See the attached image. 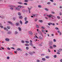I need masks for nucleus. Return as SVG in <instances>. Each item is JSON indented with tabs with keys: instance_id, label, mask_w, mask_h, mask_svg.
I'll list each match as a JSON object with an SVG mask.
<instances>
[{
	"instance_id": "f257e3e1",
	"label": "nucleus",
	"mask_w": 62,
	"mask_h": 62,
	"mask_svg": "<svg viewBox=\"0 0 62 62\" xmlns=\"http://www.w3.org/2000/svg\"><path fill=\"white\" fill-rule=\"evenodd\" d=\"M47 16L48 17H49V18H51H51H52L53 19H54V18H53V16H52V15H47Z\"/></svg>"
},
{
	"instance_id": "f03ea898",
	"label": "nucleus",
	"mask_w": 62,
	"mask_h": 62,
	"mask_svg": "<svg viewBox=\"0 0 62 62\" xmlns=\"http://www.w3.org/2000/svg\"><path fill=\"white\" fill-rule=\"evenodd\" d=\"M8 23H10V24H11V25H14L13 23H12V22H11L8 21Z\"/></svg>"
},
{
	"instance_id": "7ed1b4c3",
	"label": "nucleus",
	"mask_w": 62,
	"mask_h": 62,
	"mask_svg": "<svg viewBox=\"0 0 62 62\" xmlns=\"http://www.w3.org/2000/svg\"><path fill=\"white\" fill-rule=\"evenodd\" d=\"M49 45H53V42L52 41H49Z\"/></svg>"
},
{
	"instance_id": "20e7f679",
	"label": "nucleus",
	"mask_w": 62,
	"mask_h": 62,
	"mask_svg": "<svg viewBox=\"0 0 62 62\" xmlns=\"http://www.w3.org/2000/svg\"><path fill=\"white\" fill-rule=\"evenodd\" d=\"M12 33V32L11 31H9L8 32L7 34H11Z\"/></svg>"
},
{
	"instance_id": "39448f33",
	"label": "nucleus",
	"mask_w": 62,
	"mask_h": 62,
	"mask_svg": "<svg viewBox=\"0 0 62 62\" xmlns=\"http://www.w3.org/2000/svg\"><path fill=\"white\" fill-rule=\"evenodd\" d=\"M16 10H18V11L20 10V9L19 8L16 7Z\"/></svg>"
},
{
	"instance_id": "423d86ee",
	"label": "nucleus",
	"mask_w": 62,
	"mask_h": 62,
	"mask_svg": "<svg viewBox=\"0 0 62 62\" xmlns=\"http://www.w3.org/2000/svg\"><path fill=\"white\" fill-rule=\"evenodd\" d=\"M5 40L7 41H9L10 40V39L8 38H6L5 39Z\"/></svg>"
},
{
	"instance_id": "0eeeda50",
	"label": "nucleus",
	"mask_w": 62,
	"mask_h": 62,
	"mask_svg": "<svg viewBox=\"0 0 62 62\" xmlns=\"http://www.w3.org/2000/svg\"><path fill=\"white\" fill-rule=\"evenodd\" d=\"M29 33L31 35H33V33H32V32L31 31H29Z\"/></svg>"
},
{
	"instance_id": "6e6552de",
	"label": "nucleus",
	"mask_w": 62,
	"mask_h": 62,
	"mask_svg": "<svg viewBox=\"0 0 62 62\" xmlns=\"http://www.w3.org/2000/svg\"><path fill=\"white\" fill-rule=\"evenodd\" d=\"M18 7H20V8H23V7L21 6H18Z\"/></svg>"
},
{
	"instance_id": "1a4fd4ad",
	"label": "nucleus",
	"mask_w": 62,
	"mask_h": 62,
	"mask_svg": "<svg viewBox=\"0 0 62 62\" xmlns=\"http://www.w3.org/2000/svg\"><path fill=\"white\" fill-rule=\"evenodd\" d=\"M62 51V49H58V52H60Z\"/></svg>"
},
{
	"instance_id": "9d476101",
	"label": "nucleus",
	"mask_w": 62,
	"mask_h": 62,
	"mask_svg": "<svg viewBox=\"0 0 62 62\" xmlns=\"http://www.w3.org/2000/svg\"><path fill=\"white\" fill-rule=\"evenodd\" d=\"M16 26H19V25H20V23H16Z\"/></svg>"
},
{
	"instance_id": "9b49d317",
	"label": "nucleus",
	"mask_w": 62,
	"mask_h": 62,
	"mask_svg": "<svg viewBox=\"0 0 62 62\" xmlns=\"http://www.w3.org/2000/svg\"><path fill=\"white\" fill-rule=\"evenodd\" d=\"M18 29L19 31H22V29H21V28H20V27H18Z\"/></svg>"
},
{
	"instance_id": "f8f14e48",
	"label": "nucleus",
	"mask_w": 62,
	"mask_h": 62,
	"mask_svg": "<svg viewBox=\"0 0 62 62\" xmlns=\"http://www.w3.org/2000/svg\"><path fill=\"white\" fill-rule=\"evenodd\" d=\"M29 54H30V55H32V54H33V53L31 52H29Z\"/></svg>"
},
{
	"instance_id": "ddd939ff",
	"label": "nucleus",
	"mask_w": 62,
	"mask_h": 62,
	"mask_svg": "<svg viewBox=\"0 0 62 62\" xmlns=\"http://www.w3.org/2000/svg\"><path fill=\"white\" fill-rule=\"evenodd\" d=\"M38 33L39 34H40V35H42V33L41 31H38Z\"/></svg>"
},
{
	"instance_id": "4468645a",
	"label": "nucleus",
	"mask_w": 62,
	"mask_h": 62,
	"mask_svg": "<svg viewBox=\"0 0 62 62\" xmlns=\"http://www.w3.org/2000/svg\"><path fill=\"white\" fill-rule=\"evenodd\" d=\"M28 8L29 10H30L31 9V8H32V7L31 6L30 7V8L28 7Z\"/></svg>"
},
{
	"instance_id": "2eb2a0df",
	"label": "nucleus",
	"mask_w": 62,
	"mask_h": 62,
	"mask_svg": "<svg viewBox=\"0 0 62 62\" xmlns=\"http://www.w3.org/2000/svg\"><path fill=\"white\" fill-rule=\"evenodd\" d=\"M29 45L31 46H33V44H32V43H30L29 44Z\"/></svg>"
},
{
	"instance_id": "dca6fc26",
	"label": "nucleus",
	"mask_w": 62,
	"mask_h": 62,
	"mask_svg": "<svg viewBox=\"0 0 62 62\" xmlns=\"http://www.w3.org/2000/svg\"><path fill=\"white\" fill-rule=\"evenodd\" d=\"M28 23V21H26L25 22L24 24H27Z\"/></svg>"
},
{
	"instance_id": "f3484780",
	"label": "nucleus",
	"mask_w": 62,
	"mask_h": 62,
	"mask_svg": "<svg viewBox=\"0 0 62 62\" xmlns=\"http://www.w3.org/2000/svg\"><path fill=\"white\" fill-rule=\"evenodd\" d=\"M50 24H51V25H55V24H54V23H50Z\"/></svg>"
},
{
	"instance_id": "a211bd4d",
	"label": "nucleus",
	"mask_w": 62,
	"mask_h": 62,
	"mask_svg": "<svg viewBox=\"0 0 62 62\" xmlns=\"http://www.w3.org/2000/svg\"><path fill=\"white\" fill-rule=\"evenodd\" d=\"M21 50V49L20 48H18L17 49V51H20V50Z\"/></svg>"
},
{
	"instance_id": "6ab92c4d",
	"label": "nucleus",
	"mask_w": 62,
	"mask_h": 62,
	"mask_svg": "<svg viewBox=\"0 0 62 62\" xmlns=\"http://www.w3.org/2000/svg\"><path fill=\"white\" fill-rule=\"evenodd\" d=\"M4 29L6 30V31H8V29L6 28H4Z\"/></svg>"
},
{
	"instance_id": "aec40b11",
	"label": "nucleus",
	"mask_w": 62,
	"mask_h": 62,
	"mask_svg": "<svg viewBox=\"0 0 62 62\" xmlns=\"http://www.w3.org/2000/svg\"><path fill=\"white\" fill-rule=\"evenodd\" d=\"M19 19H23V17L22 16H19Z\"/></svg>"
},
{
	"instance_id": "412c9836",
	"label": "nucleus",
	"mask_w": 62,
	"mask_h": 62,
	"mask_svg": "<svg viewBox=\"0 0 62 62\" xmlns=\"http://www.w3.org/2000/svg\"><path fill=\"white\" fill-rule=\"evenodd\" d=\"M42 60L43 61H45L46 59H45V58H43L42 59Z\"/></svg>"
},
{
	"instance_id": "4be33fe9",
	"label": "nucleus",
	"mask_w": 62,
	"mask_h": 62,
	"mask_svg": "<svg viewBox=\"0 0 62 62\" xmlns=\"http://www.w3.org/2000/svg\"><path fill=\"white\" fill-rule=\"evenodd\" d=\"M21 42L22 43H25V42H24V40H22Z\"/></svg>"
},
{
	"instance_id": "5701e85b",
	"label": "nucleus",
	"mask_w": 62,
	"mask_h": 62,
	"mask_svg": "<svg viewBox=\"0 0 62 62\" xmlns=\"http://www.w3.org/2000/svg\"><path fill=\"white\" fill-rule=\"evenodd\" d=\"M25 42H26V43H28L29 42V41H26V40L25 41Z\"/></svg>"
},
{
	"instance_id": "b1692460",
	"label": "nucleus",
	"mask_w": 62,
	"mask_h": 62,
	"mask_svg": "<svg viewBox=\"0 0 62 62\" xmlns=\"http://www.w3.org/2000/svg\"><path fill=\"white\" fill-rule=\"evenodd\" d=\"M18 15H19V16H21V13H20V12L18 13Z\"/></svg>"
},
{
	"instance_id": "393cba45",
	"label": "nucleus",
	"mask_w": 62,
	"mask_h": 62,
	"mask_svg": "<svg viewBox=\"0 0 62 62\" xmlns=\"http://www.w3.org/2000/svg\"><path fill=\"white\" fill-rule=\"evenodd\" d=\"M25 45L26 46H28L29 45L28 44H25Z\"/></svg>"
},
{
	"instance_id": "a878e982",
	"label": "nucleus",
	"mask_w": 62,
	"mask_h": 62,
	"mask_svg": "<svg viewBox=\"0 0 62 62\" xmlns=\"http://www.w3.org/2000/svg\"><path fill=\"white\" fill-rule=\"evenodd\" d=\"M22 11L23 13H24V12H25V10L24 9H22Z\"/></svg>"
},
{
	"instance_id": "bb28decb",
	"label": "nucleus",
	"mask_w": 62,
	"mask_h": 62,
	"mask_svg": "<svg viewBox=\"0 0 62 62\" xmlns=\"http://www.w3.org/2000/svg\"><path fill=\"white\" fill-rule=\"evenodd\" d=\"M39 39H43V38H41L40 36L39 37Z\"/></svg>"
},
{
	"instance_id": "cd10ccee",
	"label": "nucleus",
	"mask_w": 62,
	"mask_h": 62,
	"mask_svg": "<svg viewBox=\"0 0 62 62\" xmlns=\"http://www.w3.org/2000/svg\"><path fill=\"white\" fill-rule=\"evenodd\" d=\"M20 23L21 24H23V22H22V21H21V20L20 21Z\"/></svg>"
},
{
	"instance_id": "c85d7f7f",
	"label": "nucleus",
	"mask_w": 62,
	"mask_h": 62,
	"mask_svg": "<svg viewBox=\"0 0 62 62\" xmlns=\"http://www.w3.org/2000/svg\"><path fill=\"white\" fill-rule=\"evenodd\" d=\"M10 9H11V10H13V9H13V8H12V7H10Z\"/></svg>"
},
{
	"instance_id": "c756f323",
	"label": "nucleus",
	"mask_w": 62,
	"mask_h": 62,
	"mask_svg": "<svg viewBox=\"0 0 62 62\" xmlns=\"http://www.w3.org/2000/svg\"><path fill=\"white\" fill-rule=\"evenodd\" d=\"M27 17H26L24 18V20L25 21H27Z\"/></svg>"
},
{
	"instance_id": "7c9ffc66",
	"label": "nucleus",
	"mask_w": 62,
	"mask_h": 62,
	"mask_svg": "<svg viewBox=\"0 0 62 62\" xmlns=\"http://www.w3.org/2000/svg\"><path fill=\"white\" fill-rule=\"evenodd\" d=\"M24 2L26 3H27V2H28V0H25L24 1Z\"/></svg>"
},
{
	"instance_id": "2f4dec72",
	"label": "nucleus",
	"mask_w": 62,
	"mask_h": 62,
	"mask_svg": "<svg viewBox=\"0 0 62 62\" xmlns=\"http://www.w3.org/2000/svg\"><path fill=\"white\" fill-rule=\"evenodd\" d=\"M39 21L40 22V23H42L43 22V21L41 20H39Z\"/></svg>"
},
{
	"instance_id": "473e14b6",
	"label": "nucleus",
	"mask_w": 62,
	"mask_h": 62,
	"mask_svg": "<svg viewBox=\"0 0 62 62\" xmlns=\"http://www.w3.org/2000/svg\"><path fill=\"white\" fill-rule=\"evenodd\" d=\"M38 7L39 8H41V6L40 5H39Z\"/></svg>"
},
{
	"instance_id": "72a5a7b5",
	"label": "nucleus",
	"mask_w": 62,
	"mask_h": 62,
	"mask_svg": "<svg viewBox=\"0 0 62 62\" xmlns=\"http://www.w3.org/2000/svg\"><path fill=\"white\" fill-rule=\"evenodd\" d=\"M15 34H18V32H17V31H16L15 32Z\"/></svg>"
},
{
	"instance_id": "f704fd0d",
	"label": "nucleus",
	"mask_w": 62,
	"mask_h": 62,
	"mask_svg": "<svg viewBox=\"0 0 62 62\" xmlns=\"http://www.w3.org/2000/svg\"><path fill=\"white\" fill-rule=\"evenodd\" d=\"M18 4H23V3L22 2H18Z\"/></svg>"
},
{
	"instance_id": "c9c22d12",
	"label": "nucleus",
	"mask_w": 62,
	"mask_h": 62,
	"mask_svg": "<svg viewBox=\"0 0 62 62\" xmlns=\"http://www.w3.org/2000/svg\"><path fill=\"white\" fill-rule=\"evenodd\" d=\"M49 48L50 49H53V46H50V47H49Z\"/></svg>"
},
{
	"instance_id": "e433bc0d",
	"label": "nucleus",
	"mask_w": 62,
	"mask_h": 62,
	"mask_svg": "<svg viewBox=\"0 0 62 62\" xmlns=\"http://www.w3.org/2000/svg\"><path fill=\"white\" fill-rule=\"evenodd\" d=\"M47 4L48 5H50L51 4V2H48L47 3Z\"/></svg>"
},
{
	"instance_id": "4c0bfd02",
	"label": "nucleus",
	"mask_w": 62,
	"mask_h": 62,
	"mask_svg": "<svg viewBox=\"0 0 62 62\" xmlns=\"http://www.w3.org/2000/svg\"><path fill=\"white\" fill-rule=\"evenodd\" d=\"M46 58H49L50 57L49 56H46Z\"/></svg>"
},
{
	"instance_id": "58836bf2",
	"label": "nucleus",
	"mask_w": 62,
	"mask_h": 62,
	"mask_svg": "<svg viewBox=\"0 0 62 62\" xmlns=\"http://www.w3.org/2000/svg\"><path fill=\"white\" fill-rule=\"evenodd\" d=\"M26 50H28L29 49V47H26Z\"/></svg>"
},
{
	"instance_id": "ea45409f",
	"label": "nucleus",
	"mask_w": 62,
	"mask_h": 62,
	"mask_svg": "<svg viewBox=\"0 0 62 62\" xmlns=\"http://www.w3.org/2000/svg\"><path fill=\"white\" fill-rule=\"evenodd\" d=\"M36 27H37V28H38L39 27V25H36Z\"/></svg>"
},
{
	"instance_id": "a19ab883",
	"label": "nucleus",
	"mask_w": 62,
	"mask_h": 62,
	"mask_svg": "<svg viewBox=\"0 0 62 62\" xmlns=\"http://www.w3.org/2000/svg\"><path fill=\"white\" fill-rule=\"evenodd\" d=\"M37 20H38V19H35L34 20V21H35V22H37Z\"/></svg>"
},
{
	"instance_id": "79ce46f5",
	"label": "nucleus",
	"mask_w": 62,
	"mask_h": 62,
	"mask_svg": "<svg viewBox=\"0 0 62 62\" xmlns=\"http://www.w3.org/2000/svg\"><path fill=\"white\" fill-rule=\"evenodd\" d=\"M53 46L54 47H56V46L55 45H53Z\"/></svg>"
},
{
	"instance_id": "37998d69",
	"label": "nucleus",
	"mask_w": 62,
	"mask_h": 62,
	"mask_svg": "<svg viewBox=\"0 0 62 62\" xmlns=\"http://www.w3.org/2000/svg\"><path fill=\"white\" fill-rule=\"evenodd\" d=\"M55 29L56 30H59V28L57 27L55 28Z\"/></svg>"
},
{
	"instance_id": "c03bdc74",
	"label": "nucleus",
	"mask_w": 62,
	"mask_h": 62,
	"mask_svg": "<svg viewBox=\"0 0 62 62\" xmlns=\"http://www.w3.org/2000/svg\"><path fill=\"white\" fill-rule=\"evenodd\" d=\"M41 28H42V29H45V28L43 26L41 27Z\"/></svg>"
},
{
	"instance_id": "a18cd8bd",
	"label": "nucleus",
	"mask_w": 62,
	"mask_h": 62,
	"mask_svg": "<svg viewBox=\"0 0 62 62\" xmlns=\"http://www.w3.org/2000/svg\"><path fill=\"white\" fill-rule=\"evenodd\" d=\"M9 58H10L9 57V56H8V57H7V59H9Z\"/></svg>"
},
{
	"instance_id": "49530a36",
	"label": "nucleus",
	"mask_w": 62,
	"mask_h": 62,
	"mask_svg": "<svg viewBox=\"0 0 62 62\" xmlns=\"http://www.w3.org/2000/svg\"><path fill=\"white\" fill-rule=\"evenodd\" d=\"M37 62H40V61L39 60H37Z\"/></svg>"
},
{
	"instance_id": "de8ad7c7",
	"label": "nucleus",
	"mask_w": 62,
	"mask_h": 62,
	"mask_svg": "<svg viewBox=\"0 0 62 62\" xmlns=\"http://www.w3.org/2000/svg\"><path fill=\"white\" fill-rule=\"evenodd\" d=\"M46 27H47V28H50V26H49L47 25H46Z\"/></svg>"
},
{
	"instance_id": "09e8293b",
	"label": "nucleus",
	"mask_w": 62,
	"mask_h": 62,
	"mask_svg": "<svg viewBox=\"0 0 62 62\" xmlns=\"http://www.w3.org/2000/svg\"><path fill=\"white\" fill-rule=\"evenodd\" d=\"M54 58H56L57 57V56L56 55H55L54 56Z\"/></svg>"
},
{
	"instance_id": "8fccbe9b",
	"label": "nucleus",
	"mask_w": 62,
	"mask_h": 62,
	"mask_svg": "<svg viewBox=\"0 0 62 62\" xmlns=\"http://www.w3.org/2000/svg\"><path fill=\"white\" fill-rule=\"evenodd\" d=\"M39 46H42V45L41 44H39Z\"/></svg>"
},
{
	"instance_id": "3c124183",
	"label": "nucleus",
	"mask_w": 62,
	"mask_h": 62,
	"mask_svg": "<svg viewBox=\"0 0 62 62\" xmlns=\"http://www.w3.org/2000/svg\"><path fill=\"white\" fill-rule=\"evenodd\" d=\"M48 24L49 25H51V23H48Z\"/></svg>"
},
{
	"instance_id": "603ef678",
	"label": "nucleus",
	"mask_w": 62,
	"mask_h": 62,
	"mask_svg": "<svg viewBox=\"0 0 62 62\" xmlns=\"http://www.w3.org/2000/svg\"><path fill=\"white\" fill-rule=\"evenodd\" d=\"M57 19H60V17L58 16L57 17Z\"/></svg>"
},
{
	"instance_id": "864d4df0",
	"label": "nucleus",
	"mask_w": 62,
	"mask_h": 62,
	"mask_svg": "<svg viewBox=\"0 0 62 62\" xmlns=\"http://www.w3.org/2000/svg\"><path fill=\"white\" fill-rule=\"evenodd\" d=\"M45 10H46V11H48V10L47 8H45Z\"/></svg>"
},
{
	"instance_id": "5fc2aeb1",
	"label": "nucleus",
	"mask_w": 62,
	"mask_h": 62,
	"mask_svg": "<svg viewBox=\"0 0 62 62\" xmlns=\"http://www.w3.org/2000/svg\"><path fill=\"white\" fill-rule=\"evenodd\" d=\"M45 55V54H41V56H43Z\"/></svg>"
},
{
	"instance_id": "6e6d98bb",
	"label": "nucleus",
	"mask_w": 62,
	"mask_h": 62,
	"mask_svg": "<svg viewBox=\"0 0 62 62\" xmlns=\"http://www.w3.org/2000/svg\"><path fill=\"white\" fill-rule=\"evenodd\" d=\"M7 49L8 50H10L11 49L9 47H8L7 48Z\"/></svg>"
},
{
	"instance_id": "4d7b16f0",
	"label": "nucleus",
	"mask_w": 62,
	"mask_h": 62,
	"mask_svg": "<svg viewBox=\"0 0 62 62\" xmlns=\"http://www.w3.org/2000/svg\"><path fill=\"white\" fill-rule=\"evenodd\" d=\"M24 5H27L28 4L26 3H24Z\"/></svg>"
},
{
	"instance_id": "13d9d810",
	"label": "nucleus",
	"mask_w": 62,
	"mask_h": 62,
	"mask_svg": "<svg viewBox=\"0 0 62 62\" xmlns=\"http://www.w3.org/2000/svg\"><path fill=\"white\" fill-rule=\"evenodd\" d=\"M48 51L49 52H51V51L50 50V49H48Z\"/></svg>"
},
{
	"instance_id": "bf43d9fd",
	"label": "nucleus",
	"mask_w": 62,
	"mask_h": 62,
	"mask_svg": "<svg viewBox=\"0 0 62 62\" xmlns=\"http://www.w3.org/2000/svg\"><path fill=\"white\" fill-rule=\"evenodd\" d=\"M53 40H54V42H56V40L55 39H54Z\"/></svg>"
},
{
	"instance_id": "052dcab7",
	"label": "nucleus",
	"mask_w": 62,
	"mask_h": 62,
	"mask_svg": "<svg viewBox=\"0 0 62 62\" xmlns=\"http://www.w3.org/2000/svg\"><path fill=\"white\" fill-rule=\"evenodd\" d=\"M42 32H44V30H42Z\"/></svg>"
},
{
	"instance_id": "680f3d73",
	"label": "nucleus",
	"mask_w": 62,
	"mask_h": 62,
	"mask_svg": "<svg viewBox=\"0 0 62 62\" xmlns=\"http://www.w3.org/2000/svg\"><path fill=\"white\" fill-rule=\"evenodd\" d=\"M57 54H60V53L59 52H57Z\"/></svg>"
},
{
	"instance_id": "e2e57ef3",
	"label": "nucleus",
	"mask_w": 62,
	"mask_h": 62,
	"mask_svg": "<svg viewBox=\"0 0 62 62\" xmlns=\"http://www.w3.org/2000/svg\"><path fill=\"white\" fill-rule=\"evenodd\" d=\"M16 19V18L15 17H14L13 18V20L14 21L15 20V19Z\"/></svg>"
},
{
	"instance_id": "0e129e2a",
	"label": "nucleus",
	"mask_w": 62,
	"mask_h": 62,
	"mask_svg": "<svg viewBox=\"0 0 62 62\" xmlns=\"http://www.w3.org/2000/svg\"><path fill=\"white\" fill-rule=\"evenodd\" d=\"M7 28L8 29H10V27H9L8 26Z\"/></svg>"
},
{
	"instance_id": "69168bd1",
	"label": "nucleus",
	"mask_w": 62,
	"mask_h": 62,
	"mask_svg": "<svg viewBox=\"0 0 62 62\" xmlns=\"http://www.w3.org/2000/svg\"><path fill=\"white\" fill-rule=\"evenodd\" d=\"M11 7H15V6L14 5H11Z\"/></svg>"
},
{
	"instance_id": "338daca9",
	"label": "nucleus",
	"mask_w": 62,
	"mask_h": 62,
	"mask_svg": "<svg viewBox=\"0 0 62 62\" xmlns=\"http://www.w3.org/2000/svg\"><path fill=\"white\" fill-rule=\"evenodd\" d=\"M0 27H1V28H3V26H0Z\"/></svg>"
},
{
	"instance_id": "774afa93",
	"label": "nucleus",
	"mask_w": 62,
	"mask_h": 62,
	"mask_svg": "<svg viewBox=\"0 0 62 62\" xmlns=\"http://www.w3.org/2000/svg\"><path fill=\"white\" fill-rule=\"evenodd\" d=\"M46 14H44V16H46V15L47 16V15H46Z\"/></svg>"
}]
</instances>
